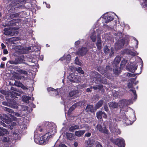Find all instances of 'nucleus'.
Masks as SVG:
<instances>
[{
	"instance_id": "nucleus-1",
	"label": "nucleus",
	"mask_w": 147,
	"mask_h": 147,
	"mask_svg": "<svg viewBox=\"0 0 147 147\" xmlns=\"http://www.w3.org/2000/svg\"><path fill=\"white\" fill-rule=\"evenodd\" d=\"M47 128L48 132L41 136L44 131L43 127L40 126L37 127L34 134V141L36 143L40 144H46L49 138L52 137L57 131L56 127L54 124H49Z\"/></svg>"
},
{
	"instance_id": "nucleus-2",
	"label": "nucleus",
	"mask_w": 147,
	"mask_h": 147,
	"mask_svg": "<svg viewBox=\"0 0 147 147\" xmlns=\"http://www.w3.org/2000/svg\"><path fill=\"white\" fill-rule=\"evenodd\" d=\"M68 78L71 82L78 83L80 80V76L75 75L74 73L70 74L68 77Z\"/></svg>"
},
{
	"instance_id": "nucleus-3",
	"label": "nucleus",
	"mask_w": 147,
	"mask_h": 147,
	"mask_svg": "<svg viewBox=\"0 0 147 147\" xmlns=\"http://www.w3.org/2000/svg\"><path fill=\"white\" fill-rule=\"evenodd\" d=\"M96 77L95 78V83H103L104 84H106L107 82L105 78L101 76L100 74H98L97 73H96L95 74L97 75Z\"/></svg>"
},
{
	"instance_id": "nucleus-4",
	"label": "nucleus",
	"mask_w": 147,
	"mask_h": 147,
	"mask_svg": "<svg viewBox=\"0 0 147 147\" xmlns=\"http://www.w3.org/2000/svg\"><path fill=\"white\" fill-rule=\"evenodd\" d=\"M103 20L105 23H107L113 20V15L110 13H105L103 16Z\"/></svg>"
},
{
	"instance_id": "nucleus-5",
	"label": "nucleus",
	"mask_w": 147,
	"mask_h": 147,
	"mask_svg": "<svg viewBox=\"0 0 147 147\" xmlns=\"http://www.w3.org/2000/svg\"><path fill=\"white\" fill-rule=\"evenodd\" d=\"M114 143L118 146V147H124L125 146L124 140L122 138L117 139L115 140Z\"/></svg>"
},
{
	"instance_id": "nucleus-6",
	"label": "nucleus",
	"mask_w": 147,
	"mask_h": 147,
	"mask_svg": "<svg viewBox=\"0 0 147 147\" xmlns=\"http://www.w3.org/2000/svg\"><path fill=\"white\" fill-rule=\"evenodd\" d=\"M133 102L131 100H123L120 101L119 102V106L121 108H123V106L132 104Z\"/></svg>"
},
{
	"instance_id": "nucleus-7",
	"label": "nucleus",
	"mask_w": 147,
	"mask_h": 147,
	"mask_svg": "<svg viewBox=\"0 0 147 147\" xmlns=\"http://www.w3.org/2000/svg\"><path fill=\"white\" fill-rule=\"evenodd\" d=\"M110 131L112 132H116L117 134H120L121 131L118 129H117L115 125L113 123L110 124L109 126Z\"/></svg>"
},
{
	"instance_id": "nucleus-8",
	"label": "nucleus",
	"mask_w": 147,
	"mask_h": 147,
	"mask_svg": "<svg viewBox=\"0 0 147 147\" xmlns=\"http://www.w3.org/2000/svg\"><path fill=\"white\" fill-rule=\"evenodd\" d=\"M87 49L86 48L82 47L77 52V54L80 56H82L86 54Z\"/></svg>"
},
{
	"instance_id": "nucleus-9",
	"label": "nucleus",
	"mask_w": 147,
	"mask_h": 147,
	"mask_svg": "<svg viewBox=\"0 0 147 147\" xmlns=\"http://www.w3.org/2000/svg\"><path fill=\"white\" fill-rule=\"evenodd\" d=\"M96 129L97 130H98L100 132L105 134H108V130L106 129L105 127H104L102 128L101 126L100 125H98L96 127Z\"/></svg>"
},
{
	"instance_id": "nucleus-10",
	"label": "nucleus",
	"mask_w": 147,
	"mask_h": 147,
	"mask_svg": "<svg viewBox=\"0 0 147 147\" xmlns=\"http://www.w3.org/2000/svg\"><path fill=\"white\" fill-rule=\"evenodd\" d=\"M124 44L123 40L118 41L115 44V49L118 50L121 48L123 46Z\"/></svg>"
},
{
	"instance_id": "nucleus-11",
	"label": "nucleus",
	"mask_w": 147,
	"mask_h": 147,
	"mask_svg": "<svg viewBox=\"0 0 147 147\" xmlns=\"http://www.w3.org/2000/svg\"><path fill=\"white\" fill-rule=\"evenodd\" d=\"M78 92V91L77 90L71 91L69 93V96L71 99L76 98L77 97V94Z\"/></svg>"
},
{
	"instance_id": "nucleus-12",
	"label": "nucleus",
	"mask_w": 147,
	"mask_h": 147,
	"mask_svg": "<svg viewBox=\"0 0 147 147\" xmlns=\"http://www.w3.org/2000/svg\"><path fill=\"white\" fill-rule=\"evenodd\" d=\"M3 109L4 110L7 111L9 113H13V115H15L16 116L18 117L20 116V114L18 113L14 112L12 110L9 108H7L6 107H4Z\"/></svg>"
},
{
	"instance_id": "nucleus-13",
	"label": "nucleus",
	"mask_w": 147,
	"mask_h": 147,
	"mask_svg": "<svg viewBox=\"0 0 147 147\" xmlns=\"http://www.w3.org/2000/svg\"><path fill=\"white\" fill-rule=\"evenodd\" d=\"M94 142L93 140H88L85 141L86 147H91Z\"/></svg>"
},
{
	"instance_id": "nucleus-14",
	"label": "nucleus",
	"mask_w": 147,
	"mask_h": 147,
	"mask_svg": "<svg viewBox=\"0 0 147 147\" xmlns=\"http://www.w3.org/2000/svg\"><path fill=\"white\" fill-rule=\"evenodd\" d=\"M97 41L96 43V45L97 47V49L99 50H100L102 47V43L99 34L97 35Z\"/></svg>"
},
{
	"instance_id": "nucleus-15",
	"label": "nucleus",
	"mask_w": 147,
	"mask_h": 147,
	"mask_svg": "<svg viewBox=\"0 0 147 147\" xmlns=\"http://www.w3.org/2000/svg\"><path fill=\"white\" fill-rule=\"evenodd\" d=\"M9 134V132L6 129L0 127V136H3L5 134Z\"/></svg>"
},
{
	"instance_id": "nucleus-16",
	"label": "nucleus",
	"mask_w": 147,
	"mask_h": 147,
	"mask_svg": "<svg viewBox=\"0 0 147 147\" xmlns=\"http://www.w3.org/2000/svg\"><path fill=\"white\" fill-rule=\"evenodd\" d=\"M85 132L84 130H78L76 131L75 132V134L76 136L80 137L82 136Z\"/></svg>"
},
{
	"instance_id": "nucleus-17",
	"label": "nucleus",
	"mask_w": 147,
	"mask_h": 147,
	"mask_svg": "<svg viewBox=\"0 0 147 147\" xmlns=\"http://www.w3.org/2000/svg\"><path fill=\"white\" fill-rule=\"evenodd\" d=\"M71 58V57L70 55L68 54L67 55H65L63 57L61 58V59L62 61H63L64 59L66 60V62L68 63L69 62Z\"/></svg>"
},
{
	"instance_id": "nucleus-18",
	"label": "nucleus",
	"mask_w": 147,
	"mask_h": 147,
	"mask_svg": "<svg viewBox=\"0 0 147 147\" xmlns=\"http://www.w3.org/2000/svg\"><path fill=\"white\" fill-rule=\"evenodd\" d=\"M128 87L130 88V90L133 93L134 96L135 98H136V91L134 88H133V86L131 83H129L128 85Z\"/></svg>"
},
{
	"instance_id": "nucleus-19",
	"label": "nucleus",
	"mask_w": 147,
	"mask_h": 147,
	"mask_svg": "<svg viewBox=\"0 0 147 147\" xmlns=\"http://www.w3.org/2000/svg\"><path fill=\"white\" fill-rule=\"evenodd\" d=\"M109 104V107L111 109L116 108L118 106V104L114 102H111Z\"/></svg>"
},
{
	"instance_id": "nucleus-20",
	"label": "nucleus",
	"mask_w": 147,
	"mask_h": 147,
	"mask_svg": "<svg viewBox=\"0 0 147 147\" xmlns=\"http://www.w3.org/2000/svg\"><path fill=\"white\" fill-rule=\"evenodd\" d=\"M66 136L67 138L69 140H72L75 139L74 136L71 133H66Z\"/></svg>"
},
{
	"instance_id": "nucleus-21",
	"label": "nucleus",
	"mask_w": 147,
	"mask_h": 147,
	"mask_svg": "<svg viewBox=\"0 0 147 147\" xmlns=\"http://www.w3.org/2000/svg\"><path fill=\"white\" fill-rule=\"evenodd\" d=\"M90 38L93 42H95L96 40V34L95 31H93L90 36Z\"/></svg>"
},
{
	"instance_id": "nucleus-22",
	"label": "nucleus",
	"mask_w": 147,
	"mask_h": 147,
	"mask_svg": "<svg viewBox=\"0 0 147 147\" xmlns=\"http://www.w3.org/2000/svg\"><path fill=\"white\" fill-rule=\"evenodd\" d=\"M79 128V127L78 125H73L71 126L69 128V131L71 132H73L74 130L78 129Z\"/></svg>"
},
{
	"instance_id": "nucleus-23",
	"label": "nucleus",
	"mask_w": 147,
	"mask_h": 147,
	"mask_svg": "<svg viewBox=\"0 0 147 147\" xmlns=\"http://www.w3.org/2000/svg\"><path fill=\"white\" fill-rule=\"evenodd\" d=\"M14 78L18 80L24 79H25L24 76L20 75L18 74H16L14 76Z\"/></svg>"
},
{
	"instance_id": "nucleus-24",
	"label": "nucleus",
	"mask_w": 147,
	"mask_h": 147,
	"mask_svg": "<svg viewBox=\"0 0 147 147\" xmlns=\"http://www.w3.org/2000/svg\"><path fill=\"white\" fill-rule=\"evenodd\" d=\"M80 102H79L78 103H76L75 104H74L71 107H70L69 109V111L71 112L72 111H73L74 109L76 108V107L77 106H80Z\"/></svg>"
},
{
	"instance_id": "nucleus-25",
	"label": "nucleus",
	"mask_w": 147,
	"mask_h": 147,
	"mask_svg": "<svg viewBox=\"0 0 147 147\" xmlns=\"http://www.w3.org/2000/svg\"><path fill=\"white\" fill-rule=\"evenodd\" d=\"M103 86L102 85L99 84L96 86L92 87L91 88V89L93 88L94 90H100L102 88Z\"/></svg>"
},
{
	"instance_id": "nucleus-26",
	"label": "nucleus",
	"mask_w": 147,
	"mask_h": 147,
	"mask_svg": "<svg viewBox=\"0 0 147 147\" xmlns=\"http://www.w3.org/2000/svg\"><path fill=\"white\" fill-rule=\"evenodd\" d=\"M31 98L30 97L27 96H24L22 97L23 101L25 102L28 103V100Z\"/></svg>"
},
{
	"instance_id": "nucleus-27",
	"label": "nucleus",
	"mask_w": 147,
	"mask_h": 147,
	"mask_svg": "<svg viewBox=\"0 0 147 147\" xmlns=\"http://www.w3.org/2000/svg\"><path fill=\"white\" fill-rule=\"evenodd\" d=\"M86 109L87 111L92 112L94 111L93 106L91 105H88L86 107Z\"/></svg>"
},
{
	"instance_id": "nucleus-28",
	"label": "nucleus",
	"mask_w": 147,
	"mask_h": 147,
	"mask_svg": "<svg viewBox=\"0 0 147 147\" xmlns=\"http://www.w3.org/2000/svg\"><path fill=\"white\" fill-rule=\"evenodd\" d=\"M103 103V101L102 100H101L99 101L95 105V108L96 109H98L101 106Z\"/></svg>"
},
{
	"instance_id": "nucleus-29",
	"label": "nucleus",
	"mask_w": 147,
	"mask_h": 147,
	"mask_svg": "<svg viewBox=\"0 0 147 147\" xmlns=\"http://www.w3.org/2000/svg\"><path fill=\"white\" fill-rule=\"evenodd\" d=\"M17 71L20 74H23L24 75H27V72L25 70H23L22 69H18L17 70Z\"/></svg>"
},
{
	"instance_id": "nucleus-30",
	"label": "nucleus",
	"mask_w": 147,
	"mask_h": 147,
	"mask_svg": "<svg viewBox=\"0 0 147 147\" xmlns=\"http://www.w3.org/2000/svg\"><path fill=\"white\" fill-rule=\"evenodd\" d=\"M102 111H98L96 113V116L98 119H101L102 117Z\"/></svg>"
},
{
	"instance_id": "nucleus-31",
	"label": "nucleus",
	"mask_w": 147,
	"mask_h": 147,
	"mask_svg": "<svg viewBox=\"0 0 147 147\" xmlns=\"http://www.w3.org/2000/svg\"><path fill=\"white\" fill-rule=\"evenodd\" d=\"M121 58L119 56H117L115 59L114 62L115 64L118 63L120 61Z\"/></svg>"
},
{
	"instance_id": "nucleus-32",
	"label": "nucleus",
	"mask_w": 147,
	"mask_h": 147,
	"mask_svg": "<svg viewBox=\"0 0 147 147\" xmlns=\"http://www.w3.org/2000/svg\"><path fill=\"white\" fill-rule=\"evenodd\" d=\"M20 96V94L15 92H12L11 93V96L12 98H17V96Z\"/></svg>"
},
{
	"instance_id": "nucleus-33",
	"label": "nucleus",
	"mask_w": 147,
	"mask_h": 147,
	"mask_svg": "<svg viewBox=\"0 0 147 147\" xmlns=\"http://www.w3.org/2000/svg\"><path fill=\"white\" fill-rule=\"evenodd\" d=\"M76 70L78 72L80 73H81L82 74H84V72L82 70V68L80 67H78L76 68Z\"/></svg>"
},
{
	"instance_id": "nucleus-34",
	"label": "nucleus",
	"mask_w": 147,
	"mask_h": 147,
	"mask_svg": "<svg viewBox=\"0 0 147 147\" xmlns=\"http://www.w3.org/2000/svg\"><path fill=\"white\" fill-rule=\"evenodd\" d=\"M4 34L5 35H9L11 34V32L7 30L5 28L4 29Z\"/></svg>"
},
{
	"instance_id": "nucleus-35",
	"label": "nucleus",
	"mask_w": 147,
	"mask_h": 147,
	"mask_svg": "<svg viewBox=\"0 0 147 147\" xmlns=\"http://www.w3.org/2000/svg\"><path fill=\"white\" fill-rule=\"evenodd\" d=\"M109 50V49L107 46H105L104 47V51L106 54H107L108 53Z\"/></svg>"
},
{
	"instance_id": "nucleus-36",
	"label": "nucleus",
	"mask_w": 147,
	"mask_h": 147,
	"mask_svg": "<svg viewBox=\"0 0 147 147\" xmlns=\"http://www.w3.org/2000/svg\"><path fill=\"white\" fill-rule=\"evenodd\" d=\"M75 63L80 65H81L82 63L79 61V60L77 57H76L75 60Z\"/></svg>"
},
{
	"instance_id": "nucleus-37",
	"label": "nucleus",
	"mask_w": 147,
	"mask_h": 147,
	"mask_svg": "<svg viewBox=\"0 0 147 147\" xmlns=\"http://www.w3.org/2000/svg\"><path fill=\"white\" fill-rule=\"evenodd\" d=\"M9 63L13 64H16L19 63L17 62L16 60L14 61H8V63Z\"/></svg>"
},
{
	"instance_id": "nucleus-38",
	"label": "nucleus",
	"mask_w": 147,
	"mask_h": 147,
	"mask_svg": "<svg viewBox=\"0 0 147 147\" xmlns=\"http://www.w3.org/2000/svg\"><path fill=\"white\" fill-rule=\"evenodd\" d=\"M14 84L15 85L18 86H20L21 83L19 82L16 81L15 82Z\"/></svg>"
},
{
	"instance_id": "nucleus-39",
	"label": "nucleus",
	"mask_w": 147,
	"mask_h": 147,
	"mask_svg": "<svg viewBox=\"0 0 147 147\" xmlns=\"http://www.w3.org/2000/svg\"><path fill=\"white\" fill-rule=\"evenodd\" d=\"M129 54L130 55L132 56L137 55H138V53L135 52H133L132 51L130 52Z\"/></svg>"
},
{
	"instance_id": "nucleus-40",
	"label": "nucleus",
	"mask_w": 147,
	"mask_h": 147,
	"mask_svg": "<svg viewBox=\"0 0 147 147\" xmlns=\"http://www.w3.org/2000/svg\"><path fill=\"white\" fill-rule=\"evenodd\" d=\"M11 107L13 108H18V105L17 104H15L14 105H11Z\"/></svg>"
},
{
	"instance_id": "nucleus-41",
	"label": "nucleus",
	"mask_w": 147,
	"mask_h": 147,
	"mask_svg": "<svg viewBox=\"0 0 147 147\" xmlns=\"http://www.w3.org/2000/svg\"><path fill=\"white\" fill-rule=\"evenodd\" d=\"M19 15V13H17L15 14H13L11 15V16L12 17H16L18 16Z\"/></svg>"
},
{
	"instance_id": "nucleus-42",
	"label": "nucleus",
	"mask_w": 147,
	"mask_h": 147,
	"mask_svg": "<svg viewBox=\"0 0 147 147\" xmlns=\"http://www.w3.org/2000/svg\"><path fill=\"white\" fill-rule=\"evenodd\" d=\"M111 53L109 55L110 57H111L112 56V55H113L114 53V50L113 49H112V48L111 49Z\"/></svg>"
},
{
	"instance_id": "nucleus-43",
	"label": "nucleus",
	"mask_w": 147,
	"mask_h": 147,
	"mask_svg": "<svg viewBox=\"0 0 147 147\" xmlns=\"http://www.w3.org/2000/svg\"><path fill=\"white\" fill-rule=\"evenodd\" d=\"M96 147H102V145L100 144L99 142H96Z\"/></svg>"
},
{
	"instance_id": "nucleus-44",
	"label": "nucleus",
	"mask_w": 147,
	"mask_h": 147,
	"mask_svg": "<svg viewBox=\"0 0 147 147\" xmlns=\"http://www.w3.org/2000/svg\"><path fill=\"white\" fill-rule=\"evenodd\" d=\"M9 140L7 137H4L3 139V141L4 142H6L8 141Z\"/></svg>"
},
{
	"instance_id": "nucleus-45",
	"label": "nucleus",
	"mask_w": 147,
	"mask_h": 147,
	"mask_svg": "<svg viewBox=\"0 0 147 147\" xmlns=\"http://www.w3.org/2000/svg\"><path fill=\"white\" fill-rule=\"evenodd\" d=\"M142 1L143 2H142V3L143 6L144 7H147V1H146V4H145L144 2L145 1L144 0H142Z\"/></svg>"
},
{
	"instance_id": "nucleus-46",
	"label": "nucleus",
	"mask_w": 147,
	"mask_h": 147,
	"mask_svg": "<svg viewBox=\"0 0 147 147\" xmlns=\"http://www.w3.org/2000/svg\"><path fill=\"white\" fill-rule=\"evenodd\" d=\"M102 117H103L104 118H106L107 117V115L104 112H102Z\"/></svg>"
},
{
	"instance_id": "nucleus-47",
	"label": "nucleus",
	"mask_w": 147,
	"mask_h": 147,
	"mask_svg": "<svg viewBox=\"0 0 147 147\" xmlns=\"http://www.w3.org/2000/svg\"><path fill=\"white\" fill-rule=\"evenodd\" d=\"M11 127L10 129H13V128L12 127L16 125V123L15 122H11Z\"/></svg>"
},
{
	"instance_id": "nucleus-48",
	"label": "nucleus",
	"mask_w": 147,
	"mask_h": 147,
	"mask_svg": "<svg viewBox=\"0 0 147 147\" xmlns=\"http://www.w3.org/2000/svg\"><path fill=\"white\" fill-rule=\"evenodd\" d=\"M47 90L48 91H53L54 90H55L53 88H51V87H49L48 88Z\"/></svg>"
},
{
	"instance_id": "nucleus-49",
	"label": "nucleus",
	"mask_w": 147,
	"mask_h": 147,
	"mask_svg": "<svg viewBox=\"0 0 147 147\" xmlns=\"http://www.w3.org/2000/svg\"><path fill=\"white\" fill-rule=\"evenodd\" d=\"M21 88L25 90L28 89L25 86H24L23 84H21Z\"/></svg>"
},
{
	"instance_id": "nucleus-50",
	"label": "nucleus",
	"mask_w": 147,
	"mask_h": 147,
	"mask_svg": "<svg viewBox=\"0 0 147 147\" xmlns=\"http://www.w3.org/2000/svg\"><path fill=\"white\" fill-rule=\"evenodd\" d=\"M3 53L4 54H7L8 53V52L6 49H4L3 51Z\"/></svg>"
},
{
	"instance_id": "nucleus-51",
	"label": "nucleus",
	"mask_w": 147,
	"mask_h": 147,
	"mask_svg": "<svg viewBox=\"0 0 147 147\" xmlns=\"http://www.w3.org/2000/svg\"><path fill=\"white\" fill-rule=\"evenodd\" d=\"M127 76L128 77H132L134 76V75L130 73L127 74Z\"/></svg>"
},
{
	"instance_id": "nucleus-52",
	"label": "nucleus",
	"mask_w": 147,
	"mask_h": 147,
	"mask_svg": "<svg viewBox=\"0 0 147 147\" xmlns=\"http://www.w3.org/2000/svg\"><path fill=\"white\" fill-rule=\"evenodd\" d=\"M10 117H11V119L14 120V121H16L17 120V118H16V117H15L13 116H12V115H10Z\"/></svg>"
},
{
	"instance_id": "nucleus-53",
	"label": "nucleus",
	"mask_w": 147,
	"mask_h": 147,
	"mask_svg": "<svg viewBox=\"0 0 147 147\" xmlns=\"http://www.w3.org/2000/svg\"><path fill=\"white\" fill-rule=\"evenodd\" d=\"M0 125H3V127H6L7 126L6 125L3 123L2 122H0Z\"/></svg>"
},
{
	"instance_id": "nucleus-54",
	"label": "nucleus",
	"mask_w": 147,
	"mask_h": 147,
	"mask_svg": "<svg viewBox=\"0 0 147 147\" xmlns=\"http://www.w3.org/2000/svg\"><path fill=\"white\" fill-rule=\"evenodd\" d=\"M91 135V133H86L85 134V136L86 137H89Z\"/></svg>"
},
{
	"instance_id": "nucleus-55",
	"label": "nucleus",
	"mask_w": 147,
	"mask_h": 147,
	"mask_svg": "<svg viewBox=\"0 0 147 147\" xmlns=\"http://www.w3.org/2000/svg\"><path fill=\"white\" fill-rule=\"evenodd\" d=\"M1 47L2 49H3L6 47L5 46L3 43H1Z\"/></svg>"
},
{
	"instance_id": "nucleus-56",
	"label": "nucleus",
	"mask_w": 147,
	"mask_h": 147,
	"mask_svg": "<svg viewBox=\"0 0 147 147\" xmlns=\"http://www.w3.org/2000/svg\"><path fill=\"white\" fill-rule=\"evenodd\" d=\"M80 43V41L79 40H78L75 42V45H79Z\"/></svg>"
},
{
	"instance_id": "nucleus-57",
	"label": "nucleus",
	"mask_w": 147,
	"mask_h": 147,
	"mask_svg": "<svg viewBox=\"0 0 147 147\" xmlns=\"http://www.w3.org/2000/svg\"><path fill=\"white\" fill-rule=\"evenodd\" d=\"M137 67L136 66H135L134 67V68L133 70H132V72H134V71L136 70L137 69Z\"/></svg>"
},
{
	"instance_id": "nucleus-58",
	"label": "nucleus",
	"mask_w": 147,
	"mask_h": 147,
	"mask_svg": "<svg viewBox=\"0 0 147 147\" xmlns=\"http://www.w3.org/2000/svg\"><path fill=\"white\" fill-rule=\"evenodd\" d=\"M78 143L76 142H75L74 144V146H75V147L77 146H78Z\"/></svg>"
},
{
	"instance_id": "nucleus-59",
	"label": "nucleus",
	"mask_w": 147,
	"mask_h": 147,
	"mask_svg": "<svg viewBox=\"0 0 147 147\" xmlns=\"http://www.w3.org/2000/svg\"><path fill=\"white\" fill-rule=\"evenodd\" d=\"M4 64L3 63H1L0 65V67L1 68H4Z\"/></svg>"
},
{
	"instance_id": "nucleus-60",
	"label": "nucleus",
	"mask_w": 147,
	"mask_h": 147,
	"mask_svg": "<svg viewBox=\"0 0 147 147\" xmlns=\"http://www.w3.org/2000/svg\"><path fill=\"white\" fill-rule=\"evenodd\" d=\"M105 110L106 111H107L108 110V108L107 107H104Z\"/></svg>"
},
{
	"instance_id": "nucleus-61",
	"label": "nucleus",
	"mask_w": 147,
	"mask_h": 147,
	"mask_svg": "<svg viewBox=\"0 0 147 147\" xmlns=\"http://www.w3.org/2000/svg\"><path fill=\"white\" fill-rule=\"evenodd\" d=\"M134 40H135L136 41V44L137 45V46H136V48H137V47H138L137 45H138V41L136 38H135Z\"/></svg>"
},
{
	"instance_id": "nucleus-62",
	"label": "nucleus",
	"mask_w": 147,
	"mask_h": 147,
	"mask_svg": "<svg viewBox=\"0 0 147 147\" xmlns=\"http://www.w3.org/2000/svg\"><path fill=\"white\" fill-rule=\"evenodd\" d=\"M6 59H7V58L5 57H3L2 58V60L3 61H5L6 60Z\"/></svg>"
},
{
	"instance_id": "nucleus-63",
	"label": "nucleus",
	"mask_w": 147,
	"mask_h": 147,
	"mask_svg": "<svg viewBox=\"0 0 147 147\" xmlns=\"http://www.w3.org/2000/svg\"><path fill=\"white\" fill-rule=\"evenodd\" d=\"M2 104L3 105H7V103L5 102H3Z\"/></svg>"
},
{
	"instance_id": "nucleus-64",
	"label": "nucleus",
	"mask_w": 147,
	"mask_h": 147,
	"mask_svg": "<svg viewBox=\"0 0 147 147\" xmlns=\"http://www.w3.org/2000/svg\"><path fill=\"white\" fill-rule=\"evenodd\" d=\"M46 7L48 8H50V5L49 4H46Z\"/></svg>"
}]
</instances>
